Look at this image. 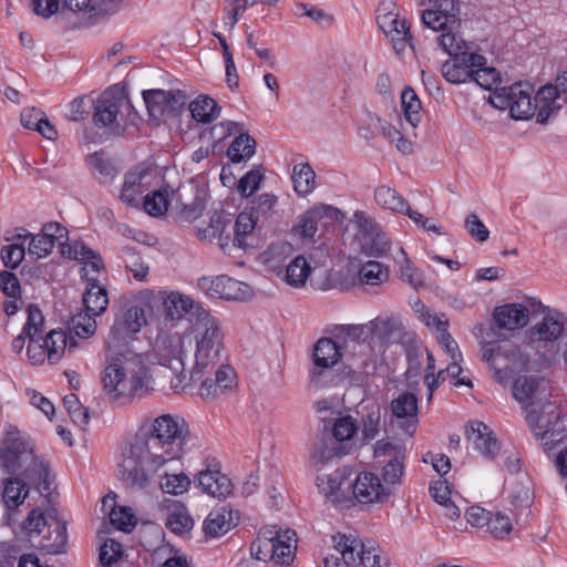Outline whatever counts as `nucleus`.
Here are the masks:
<instances>
[{"label": "nucleus", "instance_id": "b1692460", "mask_svg": "<svg viewBox=\"0 0 567 567\" xmlns=\"http://www.w3.org/2000/svg\"><path fill=\"white\" fill-rule=\"evenodd\" d=\"M43 344L47 349V357L50 364L58 363L65 351L73 353L80 346L73 334H69L62 329L51 330L47 334Z\"/></svg>", "mask_w": 567, "mask_h": 567}, {"label": "nucleus", "instance_id": "49530a36", "mask_svg": "<svg viewBox=\"0 0 567 567\" xmlns=\"http://www.w3.org/2000/svg\"><path fill=\"white\" fill-rule=\"evenodd\" d=\"M401 104L405 120L415 128L421 122V101L415 91L408 86L401 94Z\"/></svg>", "mask_w": 567, "mask_h": 567}, {"label": "nucleus", "instance_id": "cd10ccee", "mask_svg": "<svg viewBox=\"0 0 567 567\" xmlns=\"http://www.w3.org/2000/svg\"><path fill=\"white\" fill-rule=\"evenodd\" d=\"M198 485L202 489L217 498H226L233 492L230 480L218 470H206L198 474Z\"/></svg>", "mask_w": 567, "mask_h": 567}, {"label": "nucleus", "instance_id": "680f3d73", "mask_svg": "<svg viewBox=\"0 0 567 567\" xmlns=\"http://www.w3.org/2000/svg\"><path fill=\"white\" fill-rule=\"evenodd\" d=\"M346 480V474L343 471H334L330 474H320L317 476L316 484L319 488L320 493L324 496H331L337 491L340 489L343 481Z\"/></svg>", "mask_w": 567, "mask_h": 567}, {"label": "nucleus", "instance_id": "f03ea898", "mask_svg": "<svg viewBox=\"0 0 567 567\" xmlns=\"http://www.w3.org/2000/svg\"><path fill=\"white\" fill-rule=\"evenodd\" d=\"M165 317L182 321L187 316L185 336L193 351L189 380L198 381L209 374L225 352V331L221 321L187 295L172 291L163 297Z\"/></svg>", "mask_w": 567, "mask_h": 567}, {"label": "nucleus", "instance_id": "c85d7f7f", "mask_svg": "<svg viewBox=\"0 0 567 567\" xmlns=\"http://www.w3.org/2000/svg\"><path fill=\"white\" fill-rule=\"evenodd\" d=\"M367 328L374 338L384 343L399 342L403 336V324L395 317L375 318L367 324Z\"/></svg>", "mask_w": 567, "mask_h": 567}, {"label": "nucleus", "instance_id": "774afa93", "mask_svg": "<svg viewBox=\"0 0 567 567\" xmlns=\"http://www.w3.org/2000/svg\"><path fill=\"white\" fill-rule=\"evenodd\" d=\"M471 81H475L483 89L492 90L501 81V75L495 68H489L485 64L473 68Z\"/></svg>", "mask_w": 567, "mask_h": 567}, {"label": "nucleus", "instance_id": "9b49d317", "mask_svg": "<svg viewBox=\"0 0 567 567\" xmlns=\"http://www.w3.org/2000/svg\"><path fill=\"white\" fill-rule=\"evenodd\" d=\"M131 109L130 100L122 93L105 92L96 102L93 121L97 126L118 132L124 126V112H130Z\"/></svg>", "mask_w": 567, "mask_h": 567}, {"label": "nucleus", "instance_id": "de8ad7c7", "mask_svg": "<svg viewBox=\"0 0 567 567\" xmlns=\"http://www.w3.org/2000/svg\"><path fill=\"white\" fill-rule=\"evenodd\" d=\"M395 264L399 267L400 277L403 281H406L414 288L423 286L422 272L413 266L403 248L399 249Z\"/></svg>", "mask_w": 567, "mask_h": 567}, {"label": "nucleus", "instance_id": "7c9ffc66", "mask_svg": "<svg viewBox=\"0 0 567 567\" xmlns=\"http://www.w3.org/2000/svg\"><path fill=\"white\" fill-rule=\"evenodd\" d=\"M85 279L87 281L86 291L83 296L85 310L93 316H100L107 309V291L95 277Z\"/></svg>", "mask_w": 567, "mask_h": 567}, {"label": "nucleus", "instance_id": "052dcab7", "mask_svg": "<svg viewBox=\"0 0 567 567\" xmlns=\"http://www.w3.org/2000/svg\"><path fill=\"white\" fill-rule=\"evenodd\" d=\"M166 527L175 534L182 535L193 527V519L185 508L175 507L169 511L166 518Z\"/></svg>", "mask_w": 567, "mask_h": 567}, {"label": "nucleus", "instance_id": "6e6552de", "mask_svg": "<svg viewBox=\"0 0 567 567\" xmlns=\"http://www.w3.org/2000/svg\"><path fill=\"white\" fill-rule=\"evenodd\" d=\"M147 324L145 310L136 302H126L116 312L111 327L109 348L127 343Z\"/></svg>", "mask_w": 567, "mask_h": 567}, {"label": "nucleus", "instance_id": "5fc2aeb1", "mask_svg": "<svg viewBox=\"0 0 567 567\" xmlns=\"http://www.w3.org/2000/svg\"><path fill=\"white\" fill-rule=\"evenodd\" d=\"M28 319L23 327V333L31 342L39 341L43 331L44 317L35 305L28 306Z\"/></svg>", "mask_w": 567, "mask_h": 567}, {"label": "nucleus", "instance_id": "338daca9", "mask_svg": "<svg viewBox=\"0 0 567 567\" xmlns=\"http://www.w3.org/2000/svg\"><path fill=\"white\" fill-rule=\"evenodd\" d=\"M190 485V480L185 474H167L162 477L159 486L164 493L183 494Z\"/></svg>", "mask_w": 567, "mask_h": 567}, {"label": "nucleus", "instance_id": "69168bd1", "mask_svg": "<svg viewBox=\"0 0 567 567\" xmlns=\"http://www.w3.org/2000/svg\"><path fill=\"white\" fill-rule=\"evenodd\" d=\"M226 354V351L224 352ZM223 355L221 358H224ZM223 360V359H220ZM218 369L215 372V382L219 385V389L224 394L231 392L237 386V375L235 370L228 364H221V361L215 367Z\"/></svg>", "mask_w": 567, "mask_h": 567}, {"label": "nucleus", "instance_id": "4be33fe9", "mask_svg": "<svg viewBox=\"0 0 567 567\" xmlns=\"http://www.w3.org/2000/svg\"><path fill=\"white\" fill-rule=\"evenodd\" d=\"M61 256L82 261L85 278H91V272L103 269L102 258L82 241H64L61 248Z\"/></svg>", "mask_w": 567, "mask_h": 567}, {"label": "nucleus", "instance_id": "39448f33", "mask_svg": "<svg viewBox=\"0 0 567 567\" xmlns=\"http://www.w3.org/2000/svg\"><path fill=\"white\" fill-rule=\"evenodd\" d=\"M297 534L292 529H281L276 525L262 528L251 544V555L258 560L288 566L296 556Z\"/></svg>", "mask_w": 567, "mask_h": 567}, {"label": "nucleus", "instance_id": "473e14b6", "mask_svg": "<svg viewBox=\"0 0 567 567\" xmlns=\"http://www.w3.org/2000/svg\"><path fill=\"white\" fill-rule=\"evenodd\" d=\"M257 220L258 215H256L254 209L244 210L237 216L234 224V245L244 249L250 245L249 238L252 237Z\"/></svg>", "mask_w": 567, "mask_h": 567}, {"label": "nucleus", "instance_id": "1a4fd4ad", "mask_svg": "<svg viewBox=\"0 0 567 567\" xmlns=\"http://www.w3.org/2000/svg\"><path fill=\"white\" fill-rule=\"evenodd\" d=\"M357 228L354 239L367 256L381 257L390 249V239L381 227L364 212L357 210L351 219Z\"/></svg>", "mask_w": 567, "mask_h": 567}, {"label": "nucleus", "instance_id": "a18cd8bd", "mask_svg": "<svg viewBox=\"0 0 567 567\" xmlns=\"http://www.w3.org/2000/svg\"><path fill=\"white\" fill-rule=\"evenodd\" d=\"M173 200L175 199L172 196V190L169 192L168 188H162L145 196L144 209L151 216H162L167 212Z\"/></svg>", "mask_w": 567, "mask_h": 567}, {"label": "nucleus", "instance_id": "f3484780", "mask_svg": "<svg viewBox=\"0 0 567 567\" xmlns=\"http://www.w3.org/2000/svg\"><path fill=\"white\" fill-rule=\"evenodd\" d=\"M451 58L442 64L441 71L444 79L453 84L471 81L473 68L486 64L485 56L472 52Z\"/></svg>", "mask_w": 567, "mask_h": 567}, {"label": "nucleus", "instance_id": "4d7b16f0", "mask_svg": "<svg viewBox=\"0 0 567 567\" xmlns=\"http://www.w3.org/2000/svg\"><path fill=\"white\" fill-rule=\"evenodd\" d=\"M439 45L450 55L457 56L463 53H470L467 51L466 42L460 38L454 30L442 31L441 35L437 37Z\"/></svg>", "mask_w": 567, "mask_h": 567}, {"label": "nucleus", "instance_id": "864d4df0", "mask_svg": "<svg viewBox=\"0 0 567 567\" xmlns=\"http://www.w3.org/2000/svg\"><path fill=\"white\" fill-rule=\"evenodd\" d=\"M123 557V547L118 542L114 539H107L101 547V567H117V565H124Z\"/></svg>", "mask_w": 567, "mask_h": 567}, {"label": "nucleus", "instance_id": "13d9d810", "mask_svg": "<svg viewBox=\"0 0 567 567\" xmlns=\"http://www.w3.org/2000/svg\"><path fill=\"white\" fill-rule=\"evenodd\" d=\"M422 22L429 29L442 32L445 30H455L457 27L456 20L447 18L444 14H441L434 8L426 9L422 12Z\"/></svg>", "mask_w": 567, "mask_h": 567}, {"label": "nucleus", "instance_id": "2f4dec72", "mask_svg": "<svg viewBox=\"0 0 567 567\" xmlns=\"http://www.w3.org/2000/svg\"><path fill=\"white\" fill-rule=\"evenodd\" d=\"M352 538L355 540L351 544L353 547V555H355V565H363L364 567H388L389 563L386 557H383L380 553H378L374 544L372 542H362L357 536L352 535ZM350 545L349 542H347Z\"/></svg>", "mask_w": 567, "mask_h": 567}, {"label": "nucleus", "instance_id": "8fccbe9b", "mask_svg": "<svg viewBox=\"0 0 567 567\" xmlns=\"http://www.w3.org/2000/svg\"><path fill=\"white\" fill-rule=\"evenodd\" d=\"M540 379L536 377H519L514 381L513 395L522 404L528 403L539 388Z\"/></svg>", "mask_w": 567, "mask_h": 567}, {"label": "nucleus", "instance_id": "0e129e2a", "mask_svg": "<svg viewBox=\"0 0 567 567\" xmlns=\"http://www.w3.org/2000/svg\"><path fill=\"white\" fill-rule=\"evenodd\" d=\"M382 136H384L395 148L404 155H409L413 152V143L409 138L404 137L401 131L395 126L388 123L382 127Z\"/></svg>", "mask_w": 567, "mask_h": 567}, {"label": "nucleus", "instance_id": "c9c22d12", "mask_svg": "<svg viewBox=\"0 0 567 567\" xmlns=\"http://www.w3.org/2000/svg\"><path fill=\"white\" fill-rule=\"evenodd\" d=\"M192 117L198 123H210L219 116L220 107L217 102L207 96L199 95L189 103Z\"/></svg>", "mask_w": 567, "mask_h": 567}, {"label": "nucleus", "instance_id": "7ed1b4c3", "mask_svg": "<svg viewBox=\"0 0 567 567\" xmlns=\"http://www.w3.org/2000/svg\"><path fill=\"white\" fill-rule=\"evenodd\" d=\"M0 466L9 474V477L2 480L1 489L2 502L8 511H14L22 505L30 488L41 494L50 491L51 480L47 462L21 440L14 426H9L0 445Z\"/></svg>", "mask_w": 567, "mask_h": 567}, {"label": "nucleus", "instance_id": "5701e85b", "mask_svg": "<svg viewBox=\"0 0 567 567\" xmlns=\"http://www.w3.org/2000/svg\"><path fill=\"white\" fill-rule=\"evenodd\" d=\"M378 24L391 40L396 52L405 49L410 32L404 19H400L398 13L388 12L378 16Z\"/></svg>", "mask_w": 567, "mask_h": 567}, {"label": "nucleus", "instance_id": "aec40b11", "mask_svg": "<svg viewBox=\"0 0 567 567\" xmlns=\"http://www.w3.org/2000/svg\"><path fill=\"white\" fill-rule=\"evenodd\" d=\"M352 487L354 498L362 504L382 502L390 494L389 488L381 483L379 476L371 472L358 474Z\"/></svg>", "mask_w": 567, "mask_h": 567}, {"label": "nucleus", "instance_id": "e2e57ef3", "mask_svg": "<svg viewBox=\"0 0 567 567\" xmlns=\"http://www.w3.org/2000/svg\"><path fill=\"white\" fill-rule=\"evenodd\" d=\"M63 404L74 424L82 429L87 425L90 419L89 410L81 405L75 394L65 395Z\"/></svg>", "mask_w": 567, "mask_h": 567}, {"label": "nucleus", "instance_id": "bb28decb", "mask_svg": "<svg viewBox=\"0 0 567 567\" xmlns=\"http://www.w3.org/2000/svg\"><path fill=\"white\" fill-rule=\"evenodd\" d=\"M230 223L231 220L228 214L216 210L212 214L207 226L195 228L196 237L202 241L218 239L220 248L225 249L227 246V241L225 240H228L229 236L224 237V234L229 228Z\"/></svg>", "mask_w": 567, "mask_h": 567}, {"label": "nucleus", "instance_id": "4468645a", "mask_svg": "<svg viewBox=\"0 0 567 567\" xmlns=\"http://www.w3.org/2000/svg\"><path fill=\"white\" fill-rule=\"evenodd\" d=\"M566 328L567 318L556 310H549L529 329V341L537 347L549 344L554 348V343L563 336Z\"/></svg>", "mask_w": 567, "mask_h": 567}, {"label": "nucleus", "instance_id": "58836bf2", "mask_svg": "<svg viewBox=\"0 0 567 567\" xmlns=\"http://www.w3.org/2000/svg\"><path fill=\"white\" fill-rule=\"evenodd\" d=\"M375 203L383 209L403 213L408 209V202L395 189L381 185L374 190Z\"/></svg>", "mask_w": 567, "mask_h": 567}, {"label": "nucleus", "instance_id": "6ab92c4d", "mask_svg": "<svg viewBox=\"0 0 567 567\" xmlns=\"http://www.w3.org/2000/svg\"><path fill=\"white\" fill-rule=\"evenodd\" d=\"M465 436L473 449L486 458H494L499 450V443L494 436L492 429L481 421H471L466 425Z\"/></svg>", "mask_w": 567, "mask_h": 567}, {"label": "nucleus", "instance_id": "c756f323", "mask_svg": "<svg viewBox=\"0 0 567 567\" xmlns=\"http://www.w3.org/2000/svg\"><path fill=\"white\" fill-rule=\"evenodd\" d=\"M355 543L352 538V534H337L333 536L334 549L340 556L330 555L324 559V567H350L355 565V555H353V547L348 545Z\"/></svg>", "mask_w": 567, "mask_h": 567}, {"label": "nucleus", "instance_id": "a19ab883", "mask_svg": "<svg viewBox=\"0 0 567 567\" xmlns=\"http://www.w3.org/2000/svg\"><path fill=\"white\" fill-rule=\"evenodd\" d=\"M256 152V141L249 134L241 133L234 140L227 151L233 163H240L249 159Z\"/></svg>", "mask_w": 567, "mask_h": 567}, {"label": "nucleus", "instance_id": "0eeeda50", "mask_svg": "<svg viewBox=\"0 0 567 567\" xmlns=\"http://www.w3.org/2000/svg\"><path fill=\"white\" fill-rule=\"evenodd\" d=\"M532 94L533 87L519 82L495 90L489 96V102L496 109H508L515 120H527L537 112Z\"/></svg>", "mask_w": 567, "mask_h": 567}, {"label": "nucleus", "instance_id": "a878e982", "mask_svg": "<svg viewBox=\"0 0 567 567\" xmlns=\"http://www.w3.org/2000/svg\"><path fill=\"white\" fill-rule=\"evenodd\" d=\"M238 520L237 513L230 508L220 507L212 511L203 523V530L206 536L217 538L228 533Z\"/></svg>", "mask_w": 567, "mask_h": 567}, {"label": "nucleus", "instance_id": "423d86ee", "mask_svg": "<svg viewBox=\"0 0 567 567\" xmlns=\"http://www.w3.org/2000/svg\"><path fill=\"white\" fill-rule=\"evenodd\" d=\"M45 527L55 533V538L51 539V534L44 535L41 548L50 555L63 553L68 543L66 524L56 516L55 512L44 514L39 507L33 508L23 523V528L31 536L40 535Z\"/></svg>", "mask_w": 567, "mask_h": 567}, {"label": "nucleus", "instance_id": "f257e3e1", "mask_svg": "<svg viewBox=\"0 0 567 567\" xmlns=\"http://www.w3.org/2000/svg\"><path fill=\"white\" fill-rule=\"evenodd\" d=\"M188 436L179 416L163 414L143 424L123 452L117 477L132 489L145 488L154 474L182 457Z\"/></svg>", "mask_w": 567, "mask_h": 567}, {"label": "nucleus", "instance_id": "ddd939ff", "mask_svg": "<svg viewBox=\"0 0 567 567\" xmlns=\"http://www.w3.org/2000/svg\"><path fill=\"white\" fill-rule=\"evenodd\" d=\"M198 287L206 295L228 300H245L252 295L249 285L226 275L202 277L198 279Z\"/></svg>", "mask_w": 567, "mask_h": 567}, {"label": "nucleus", "instance_id": "bf43d9fd", "mask_svg": "<svg viewBox=\"0 0 567 567\" xmlns=\"http://www.w3.org/2000/svg\"><path fill=\"white\" fill-rule=\"evenodd\" d=\"M358 431L355 420L350 416L338 417L332 426V439L339 444L343 445L344 442L350 441Z\"/></svg>", "mask_w": 567, "mask_h": 567}, {"label": "nucleus", "instance_id": "412c9836", "mask_svg": "<svg viewBox=\"0 0 567 567\" xmlns=\"http://www.w3.org/2000/svg\"><path fill=\"white\" fill-rule=\"evenodd\" d=\"M194 193L192 200H187V189L179 187L172 190V196L175 199V209L177 210L179 219L192 223L198 219L206 208V195L198 190L190 188Z\"/></svg>", "mask_w": 567, "mask_h": 567}, {"label": "nucleus", "instance_id": "9d476101", "mask_svg": "<svg viewBox=\"0 0 567 567\" xmlns=\"http://www.w3.org/2000/svg\"><path fill=\"white\" fill-rule=\"evenodd\" d=\"M526 420L533 430L535 436L549 446L561 440L559 413L556 404L545 403L540 410L529 409Z\"/></svg>", "mask_w": 567, "mask_h": 567}, {"label": "nucleus", "instance_id": "2eb2a0df", "mask_svg": "<svg viewBox=\"0 0 567 567\" xmlns=\"http://www.w3.org/2000/svg\"><path fill=\"white\" fill-rule=\"evenodd\" d=\"M375 457H386L383 466L385 486L400 484L404 474L405 447L380 440L374 445Z\"/></svg>", "mask_w": 567, "mask_h": 567}, {"label": "nucleus", "instance_id": "72a5a7b5", "mask_svg": "<svg viewBox=\"0 0 567 567\" xmlns=\"http://www.w3.org/2000/svg\"><path fill=\"white\" fill-rule=\"evenodd\" d=\"M344 454H347V450L343 445L339 444L331 436H323L316 442L310 461L313 466L318 467L331 458L340 457Z\"/></svg>", "mask_w": 567, "mask_h": 567}, {"label": "nucleus", "instance_id": "f704fd0d", "mask_svg": "<svg viewBox=\"0 0 567 567\" xmlns=\"http://www.w3.org/2000/svg\"><path fill=\"white\" fill-rule=\"evenodd\" d=\"M341 358L340 347L330 338H321L313 349V362L317 367L327 369L333 367Z\"/></svg>", "mask_w": 567, "mask_h": 567}, {"label": "nucleus", "instance_id": "a211bd4d", "mask_svg": "<svg viewBox=\"0 0 567 567\" xmlns=\"http://www.w3.org/2000/svg\"><path fill=\"white\" fill-rule=\"evenodd\" d=\"M391 411L398 426L412 436L417 427V398L411 392H402L391 401Z\"/></svg>", "mask_w": 567, "mask_h": 567}, {"label": "nucleus", "instance_id": "4c0bfd02", "mask_svg": "<svg viewBox=\"0 0 567 567\" xmlns=\"http://www.w3.org/2000/svg\"><path fill=\"white\" fill-rule=\"evenodd\" d=\"M114 496H105L102 501L103 508L110 507V522L122 532H131L135 525L134 515L126 507H116Z\"/></svg>", "mask_w": 567, "mask_h": 567}, {"label": "nucleus", "instance_id": "c03bdc74", "mask_svg": "<svg viewBox=\"0 0 567 567\" xmlns=\"http://www.w3.org/2000/svg\"><path fill=\"white\" fill-rule=\"evenodd\" d=\"M502 368L505 371L511 372V377L514 373L523 372L524 370L530 369L529 358L516 346H509L504 349Z\"/></svg>", "mask_w": 567, "mask_h": 567}, {"label": "nucleus", "instance_id": "dca6fc26", "mask_svg": "<svg viewBox=\"0 0 567 567\" xmlns=\"http://www.w3.org/2000/svg\"><path fill=\"white\" fill-rule=\"evenodd\" d=\"M69 240V231L56 221L45 223L41 231L32 236L29 243V254L37 259L48 257L55 246L62 248L64 241Z\"/></svg>", "mask_w": 567, "mask_h": 567}, {"label": "nucleus", "instance_id": "f8f14e48", "mask_svg": "<svg viewBox=\"0 0 567 567\" xmlns=\"http://www.w3.org/2000/svg\"><path fill=\"white\" fill-rule=\"evenodd\" d=\"M185 334L162 330L155 340L154 350L158 362L163 367L161 371H184Z\"/></svg>", "mask_w": 567, "mask_h": 567}, {"label": "nucleus", "instance_id": "3c124183", "mask_svg": "<svg viewBox=\"0 0 567 567\" xmlns=\"http://www.w3.org/2000/svg\"><path fill=\"white\" fill-rule=\"evenodd\" d=\"M95 317L91 312H79L71 319L70 331L74 332L75 337L81 339H87L92 337L96 331Z\"/></svg>", "mask_w": 567, "mask_h": 567}, {"label": "nucleus", "instance_id": "09e8293b", "mask_svg": "<svg viewBox=\"0 0 567 567\" xmlns=\"http://www.w3.org/2000/svg\"><path fill=\"white\" fill-rule=\"evenodd\" d=\"M167 95L164 90H148L143 92L144 102L150 115L154 118L167 115Z\"/></svg>", "mask_w": 567, "mask_h": 567}, {"label": "nucleus", "instance_id": "6e6d98bb", "mask_svg": "<svg viewBox=\"0 0 567 567\" xmlns=\"http://www.w3.org/2000/svg\"><path fill=\"white\" fill-rule=\"evenodd\" d=\"M504 350H495L489 347H485L482 350V360L491 363V368L494 370V378L497 382L505 384L511 380V372L505 371L502 368Z\"/></svg>", "mask_w": 567, "mask_h": 567}, {"label": "nucleus", "instance_id": "20e7f679", "mask_svg": "<svg viewBox=\"0 0 567 567\" xmlns=\"http://www.w3.org/2000/svg\"><path fill=\"white\" fill-rule=\"evenodd\" d=\"M102 383L105 394L112 400L148 393L153 388L146 357L132 351L118 353L104 369Z\"/></svg>", "mask_w": 567, "mask_h": 567}, {"label": "nucleus", "instance_id": "393cba45", "mask_svg": "<svg viewBox=\"0 0 567 567\" xmlns=\"http://www.w3.org/2000/svg\"><path fill=\"white\" fill-rule=\"evenodd\" d=\"M493 317L499 328L515 330L528 323L529 310L520 303H506L497 307Z\"/></svg>", "mask_w": 567, "mask_h": 567}, {"label": "nucleus", "instance_id": "37998d69", "mask_svg": "<svg viewBox=\"0 0 567 567\" xmlns=\"http://www.w3.org/2000/svg\"><path fill=\"white\" fill-rule=\"evenodd\" d=\"M311 268L308 261L302 256L293 258L286 267L285 281L295 288L305 286Z\"/></svg>", "mask_w": 567, "mask_h": 567}, {"label": "nucleus", "instance_id": "79ce46f5", "mask_svg": "<svg viewBox=\"0 0 567 567\" xmlns=\"http://www.w3.org/2000/svg\"><path fill=\"white\" fill-rule=\"evenodd\" d=\"M292 182L299 195H308L316 187V173L308 163L297 164L292 169Z\"/></svg>", "mask_w": 567, "mask_h": 567}, {"label": "nucleus", "instance_id": "603ef678", "mask_svg": "<svg viewBox=\"0 0 567 567\" xmlns=\"http://www.w3.org/2000/svg\"><path fill=\"white\" fill-rule=\"evenodd\" d=\"M414 311L421 322L432 330L435 336L440 330L449 327V319L444 313L432 312L424 303H416Z\"/></svg>", "mask_w": 567, "mask_h": 567}, {"label": "nucleus", "instance_id": "e433bc0d", "mask_svg": "<svg viewBox=\"0 0 567 567\" xmlns=\"http://www.w3.org/2000/svg\"><path fill=\"white\" fill-rule=\"evenodd\" d=\"M389 268L383 264L369 260L358 271V282L365 286H380L389 280Z\"/></svg>", "mask_w": 567, "mask_h": 567}, {"label": "nucleus", "instance_id": "ea45409f", "mask_svg": "<svg viewBox=\"0 0 567 567\" xmlns=\"http://www.w3.org/2000/svg\"><path fill=\"white\" fill-rule=\"evenodd\" d=\"M559 96L557 87L553 85L543 86L534 96L537 107V122L545 123L550 113L556 109V100Z\"/></svg>", "mask_w": 567, "mask_h": 567}]
</instances>
